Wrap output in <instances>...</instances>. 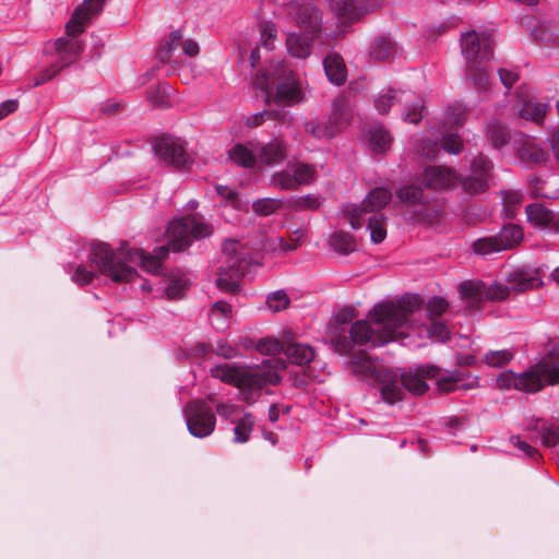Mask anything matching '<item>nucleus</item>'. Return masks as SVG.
<instances>
[{
  "mask_svg": "<svg viewBox=\"0 0 559 559\" xmlns=\"http://www.w3.org/2000/svg\"><path fill=\"white\" fill-rule=\"evenodd\" d=\"M215 190L218 195H221L227 202H230L233 206H237L236 204L238 202V191L236 189L228 186L217 185Z\"/></svg>",
  "mask_w": 559,
  "mask_h": 559,
  "instance_id": "obj_60",
  "label": "nucleus"
},
{
  "mask_svg": "<svg viewBox=\"0 0 559 559\" xmlns=\"http://www.w3.org/2000/svg\"><path fill=\"white\" fill-rule=\"evenodd\" d=\"M395 103L402 105V119L404 121L417 123L423 119L424 102L409 90L395 91L390 87L386 92L378 95L374 99V107L380 114L384 115Z\"/></svg>",
  "mask_w": 559,
  "mask_h": 559,
  "instance_id": "obj_10",
  "label": "nucleus"
},
{
  "mask_svg": "<svg viewBox=\"0 0 559 559\" xmlns=\"http://www.w3.org/2000/svg\"><path fill=\"white\" fill-rule=\"evenodd\" d=\"M305 131L306 133L312 135L316 139H331L336 135L333 131L330 123L326 122H317L313 120L305 122Z\"/></svg>",
  "mask_w": 559,
  "mask_h": 559,
  "instance_id": "obj_46",
  "label": "nucleus"
},
{
  "mask_svg": "<svg viewBox=\"0 0 559 559\" xmlns=\"http://www.w3.org/2000/svg\"><path fill=\"white\" fill-rule=\"evenodd\" d=\"M559 383V350H554V357L542 366L531 367L523 372L502 371L497 378V385L502 390L515 389L525 393L542 390L545 382Z\"/></svg>",
  "mask_w": 559,
  "mask_h": 559,
  "instance_id": "obj_7",
  "label": "nucleus"
},
{
  "mask_svg": "<svg viewBox=\"0 0 559 559\" xmlns=\"http://www.w3.org/2000/svg\"><path fill=\"white\" fill-rule=\"evenodd\" d=\"M424 299L418 295H405L397 302L386 301L369 311L367 319L356 321L350 328L353 342L372 347L390 342H400L412 348L421 347L429 338L445 343L450 340L448 325L440 320L417 322L415 316L420 312Z\"/></svg>",
  "mask_w": 559,
  "mask_h": 559,
  "instance_id": "obj_1",
  "label": "nucleus"
},
{
  "mask_svg": "<svg viewBox=\"0 0 559 559\" xmlns=\"http://www.w3.org/2000/svg\"><path fill=\"white\" fill-rule=\"evenodd\" d=\"M282 206L281 199L262 198L252 202V210L257 215L269 216Z\"/></svg>",
  "mask_w": 559,
  "mask_h": 559,
  "instance_id": "obj_47",
  "label": "nucleus"
},
{
  "mask_svg": "<svg viewBox=\"0 0 559 559\" xmlns=\"http://www.w3.org/2000/svg\"><path fill=\"white\" fill-rule=\"evenodd\" d=\"M64 270L69 274H71L72 281L78 285L90 284L95 276L94 272L91 270H87V267L85 265H83L82 263H80V264L69 263L64 266Z\"/></svg>",
  "mask_w": 559,
  "mask_h": 559,
  "instance_id": "obj_43",
  "label": "nucleus"
},
{
  "mask_svg": "<svg viewBox=\"0 0 559 559\" xmlns=\"http://www.w3.org/2000/svg\"><path fill=\"white\" fill-rule=\"evenodd\" d=\"M19 108V102L16 99H8L0 104V119L5 118L10 114L14 112Z\"/></svg>",
  "mask_w": 559,
  "mask_h": 559,
  "instance_id": "obj_63",
  "label": "nucleus"
},
{
  "mask_svg": "<svg viewBox=\"0 0 559 559\" xmlns=\"http://www.w3.org/2000/svg\"><path fill=\"white\" fill-rule=\"evenodd\" d=\"M496 236L500 242V248L508 250L520 243L523 238V230L519 225L508 224Z\"/></svg>",
  "mask_w": 559,
  "mask_h": 559,
  "instance_id": "obj_33",
  "label": "nucleus"
},
{
  "mask_svg": "<svg viewBox=\"0 0 559 559\" xmlns=\"http://www.w3.org/2000/svg\"><path fill=\"white\" fill-rule=\"evenodd\" d=\"M183 34L181 29L173 31L169 34V38L165 41L157 51V58L162 62H168L174 55V51L179 47L182 43Z\"/></svg>",
  "mask_w": 559,
  "mask_h": 559,
  "instance_id": "obj_36",
  "label": "nucleus"
},
{
  "mask_svg": "<svg viewBox=\"0 0 559 559\" xmlns=\"http://www.w3.org/2000/svg\"><path fill=\"white\" fill-rule=\"evenodd\" d=\"M231 305L219 300L212 305L210 320L215 330H225L231 318Z\"/></svg>",
  "mask_w": 559,
  "mask_h": 559,
  "instance_id": "obj_32",
  "label": "nucleus"
},
{
  "mask_svg": "<svg viewBox=\"0 0 559 559\" xmlns=\"http://www.w3.org/2000/svg\"><path fill=\"white\" fill-rule=\"evenodd\" d=\"M228 153L229 158L238 166L250 168L258 164L257 147L252 143L249 145L235 144Z\"/></svg>",
  "mask_w": 559,
  "mask_h": 559,
  "instance_id": "obj_27",
  "label": "nucleus"
},
{
  "mask_svg": "<svg viewBox=\"0 0 559 559\" xmlns=\"http://www.w3.org/2000/svg\"><path fill=\"white\" fill-rule=\"evenodd\" d=\"M459 292L463 299L471 304H478L485 299L497 300L493 293V283L487 285L480 281H466L459 285Z\"/></svg>",
  "mask_w": 559,
  "mask_h": 559,
  "instance_id": "obj_21",
  "label": "nucleus"
},
{
  "mask_svg": "<svg viewBox=\"0 0 559 559\" xmlns=\"http://www.w3.org/2000/svg\"><path fill=\"white\" fill-rule=\"evenodd\" d=\"M189 280L179 272L171 273L165 283V290L169 298H179L188 286Z\"/></svg>",
  "mask_w": 559,
  "mask_h": 559,
  "instance_id": "obj_39",
  "label": "nucleus"
},
{
  "mask_svg": "<svg viewBox=\"0 0 559 559\" xmlns=\"http://www.w3.org/2000/svg\"><path fill=\"white\" fill-rule=\"evenodd\" d=\"M421 370L426 371L429 379L436 381L437 388L440 392H451L465 388L463 383V373L459 370L442 371L436 366H428Z\"/></svg>",
  "mask_w": 559,
  "mask_h": 559,
  "instance_id": "obj_18",
  "label": "nucleus"
},
{
  "mask_svg": "<svg viewBox=\"0 0 559 559\" xmlns=\"http://www.w3.org/2000/svg\"><path fill=\"white\" fill-rule=\"evenodd\" d=\"M548 108L547 103L528 100L522 106L520 116L526 120L539 122L544 119Z\"/></svg>",
  "mask_w": 559,
  "mask_h": 559,
  "instance_id": "obj_37",
  "label": "nucleus"
},
{
  "mask_svg": "<svg viewBox=\"0 0 559 559\" xmlns=\"http://www.w3.org/2000/svg\"><path fill=\"white\" fill-rule=\"evenodd\" d=\"M522 159L532 163H542L547 158V152L534 142H525L519 150Z\"/></svg>",
  "mask_w": 559,
  "mask_h": 559,
  "instance_id": "obj_41",
  "label": "nucleus"
},
{
  "mask_svg": "<svg viewBox=\"0 0 559 559\" xmlns=\"http://www.w3.org/2000/svg\"><path fill=\"white\" fill-rule=\"evenodd\" d=\"M223 252L227 260L217 274L216 285L223 292L235 293L240 278L247 274L250 262L240 251V245L236 240H226L223 243Z\"/></svg>",
  "mask_w": 559,
  "mask_h": 559,
  "instance_id": "obj_9",
  "label": "nucleus"
},
{
  "mask_svg": "<svg viewBox=\"0 0 559 559\" xmlns=\"http://www.w3.org/2000/svg\"><path fill=\"white\" fill-rule=\"evenodd\" d=\"M56 48L61 52L58 63L62 66V68L70 66L83 51L82 43L75 38H58L56 40Z\"/></svg>",
  "mask_w": 559,
  "mask_h": 559,
  "instance_id": "obj_25",
  "label": "nucleus"
},
{
  "mask_svg": "<svg viewBox=\"0 0 559 559\" xmlns=\"http://www.w3.org/2000/svg\"><path fill=\"white\" fill-rule=\"evenodd\" d=\"M527 222L536 228H549L554 223V214L544 205L533 203L525 209Z\"/></svg>",
  "mask_w": 559,
  "mask_h": 559,
  "instance_id": "obj_29",
  "label": "nucleus"
},
{
  "mask_svg": "<svg viewBox=\"0 0 559 559\" xmlns=\"http://www.w3.org/2000/svg\"><path fill=\"white\" fill-rule=\"evenodd\" d=\"M350 365L353 372L359 378L379 386L382 400L390 405L402 401L405 390L416 395L424 394L428 390L425 378L429 379V376L421 370L425 365L417 367L414 371L399 373L362 354L354 356Z\"/></svg>",
  "mask_w": 559,
  "mask_h": 559,
  "instance_id": "obj_4",
  "label": "nucleus"
},
{
  "mask_svg": "<svg viewBox=\"0 0 559 559\" xmlns=\"http://www.w3.org/2000/svg\"><path fill=\"white\" fill-rule=\"evenodd\" d=\"M467 108L462 104L449 106L445 112V123L451 127H462L466 120Z\"/></svg>",
  "mask_w": 559,
  "mask_h": 559,
  "instance_id": "obj_49",
  "label": "nucleus"
},
{
  "mask_svg": "<svg viewBox=\"0 0 559 559\" xmlns=\"http://www.w3.org/2000/svg\"><path fill=\"white\" fill-rule=\"evenodd\" d=\"M414 150L419 156L426 159H435L439 152L438 140H431L430 138L416 139Z\"/></svg>",
  "mask_w": 559,
  "mask_h": 559,
  "instance_id": "obj_40",
  "label": "nucleus"
},
{
  "mask_svg": "<svg viewBox=\"0 0 559 559\" xmlns=\"http://www.w3.org/2000/svg\"><path fill=\"white\" fill-rule=\"evenodd\" d=\"M211 226L199 214H188L168 224V243L155 249V254L145 253L141 249L130 248L122 242L117 252L106 242L93 241L90 245L88 258L97 271L115 283H134L139 278L136 265L148 273H159L162 260L169 250L182 251L193 239L210 236Z\"/></svg>",
  "mask_w": 559,
  "mask_h": 559,
  "instance_id": "obj_2",
  "label": "nucleus"
},
{
  "mask_svg": "<svg viewBox=\"0 0 559 559\" xmlns=\"http://www.w3.org/2000/svg\"><path fill=\"white\" fill-rule=\"evenodd\" d=\"M266 304L274 312L286 309L289 305V298L284 290H276L267 295Z\"/></svg>",
  "mask_w": 559,
  "mask_h": 559,
  "instance_id": "obj_52",
  "label": "nucleus"
},
{
  "mask_svg": "<svg viewBox=\"0 0 559 559\" xmlns=\"http://www.w3.org/2000/svg\"><path fill=\"white\" fill-rule=\"evenodd\" d=\"M276 39V28L273 24L263 23L260 25V41L261 45L269 51L274 49V41Z\"/></svg>",
  "mask_w": 559,
  "mask_h": 559,
  "instance_id": "obj_53",
  "label": "nucleus"
},
{
  "mask_svg": "<svg viewBox=\"0 0 559 559\" xmlns=\"http://www.w3.org/2000/svg\"><path fill=\"white\" fill-rule=\"evenodd\" d=\"M456 175L448 167L428 166L414 182L405 185L396 191L397 198L408 204L421 203L424 200V189H445L456 182Z\"/></svg>",
  "mask_w": 559,
  "mask_h": 559,
  "instance_id": "obj_8",
  "label": "nucleus"
},
{
  "mask_svg": "<svg viewBox=\"0 0 559 559\" xmlns=\"http://www.w3.org/2000/svg\"><path fill=\"white\" fill-rule=\"evenodd\" d=\"M321 204V198L313 194L299 197L292 202L293 207L297 211H314L318 210Z\"/></svg>",
  "mask_w": 559,
  "mask_h": 559,
  "instance_id": "obj_51",
  "label": "nucleus"
},
{
  "mask_svg": "<svg viewBox=\"0 0 559 559\" xmlns=\"http://www.w3.org/2000/svg\"><path fill=\"white\" fill-rule=\"evenodd\" d=\"M189 432L195 438L210 436L216 425L212 408L203 401H191L183 409Z\"/></svg>",
  "mask_w": 559,
  "mask_h": 559,
  "instance_id": "obj_11",
  "label": "nucleus"
},
{
  "mask_svg": "<svg viewBox=\"0 0 559 559\" xmlns=\"http://www.w3.org/2000/svg\"><path fill=\"white\" fill-rule=\"evenodd\" d=\"M396 51L395 44L390 37H378L370 47V55L378 60H388Z\"/></svg>",
  "mask_w": 559,
  "mask_h": 559,
  "instance_id": "obj_35",
  "label": "nucleus"
},
{
  "mask_svg": "<svg viewBox=\"0 0 559 559\" xmlns=\"http://www.w3.org/2000/svg\"><path fill=\"white\" fill-rule=\"evenodd\" d=\"M540 439L542 443L548 448L559 445V426H543L540 431Z\"/></svg>",
  "mask_w": 559,
  "mask_h": 559,
  "instance_id": "obj_55",
  "label": "nucleus"
},
{
  "mask_svg": "<svg viewBox=\"0 0 559 559\" xmlns=\"http://www.w3.org/2000/svg\"><path fill=\"white\" fill-rule=\"evenodd\" d=\"M514 358V352L511 349L489 350L484 355L485 362L493 368L503 367Z\"/></svg>",
  "mask_w": 559,
  "mask_h": 559,
  "instance_id": "obj_48",
  "label": "nucleus"
},
{
  "mask_svg": "<svg viewBox=\"0 0 559 559\" xmlns=\"http://www.w3.org/2000/svg\"><path fill=\"white\" fill-rule=\"evenodd\" d=\"M257 158L260 165L274 166L284 160L287 156L285 143L274 138L267 143L257 142Z\"/></svg>",
  "mask_w": 559,
  "mask_h": 559,
  "instance_id": "obj_19",
  "label": "nucleus"
},
{
  "mask_svg": "<svg viewBox=\"0 0 559 559\" xmlns=\"http://www.w3.org/2000/svg\"><path fill=\"white\" fill-rule=\"evenodd\" d=\"M487 136L495 148L501 150L509 143L510 132L507 126L492 120L487 124Z\"/></svg>",
  "mask_w": 559,
  "mask_h": 559,
  "instance_id": "obj_34",
  "label": "nucleus"
},
{
  "mask_svg": "<svg viewBox=\"0 0 559 559\" xmlns=\"http://www.w3.org/2000/svg\"><path fill=\"white\" fill-rule=\"evenodd\" d=\"M62 66H60L58 62L51 64L50 67L43 70L38 75H36L33 80V83L31 84L32 87L40 86L50 80H52L61 70Z\"/></svg>",
  "mask_w": 559,
  "mask_h": 559,
  "instance_id": "obj_54",
  "label": "nucleus"
},
{
  "mask_svg": "<svg viewBox=\"0 0 559 559\" xmlns=\"http://www.w3.org/2000/svg\"><path fill=\"white\" fill-rule=\"evenodd\" d=\"M301 99V88L293 74L284 73L277 83L276 102L286 106Z\"/></svg>",
  "mask_w": 559,
  "mask_h": 559,
  "instance_id": "obj_22",
  "label": "nucleus"
},
{
  "mask_svg": "<svg viewBox=\"0 0 559 559\" xmlns=\"http://www.w3.org/2000/svg\"><path fill=\"white\" fill-rule=\"evenodd\" d=\"M392 199L388 188L378 187L371 190L361 204H347L344 214L349 219L352 228L359 229L367 221V229L373 243H381L386 237L388 217L381 212Z\"/></svg>",
  "mask_w": 559,
  "mask_h": 559,
  "instance_id": "obj_5",
  "label": "nucleus"
},
{
  "mask_svg": "<svg viewBox=\"0 0 559 559\" xmlns=\"http://www.w3.org/2000/svg\"><path fill=\"white\" fill-rule=\"evenodd\" d=\"M294 178H296V186L308 185L313 181L316 169L308 164H296L290 166Z\"/></svg>",
  "mask_w": 559,
  "mask_h": 559,
  "instance_id": "obj_50",
  "label": "nucleus"
},
{
  "mask_svg": "<svg viewBox=\"0 0 559 559\" xmlns=\"http://www.w3.org/2000/svg\"><path fill=\"white\" fill-rule=\"evenodd\" d=\"M289 10L301 32L311 35V37L320 35L322 31V15L311 0H306L301 3L296 1V3L290 4Z\"/></svg>",
  "mask_w": 559,
  "mask_h": 559,
  "instance_id": "obj_13",
  "label": "nucleus"
},
{
  "mask_svg": "<svg viewBox=\"0 0 559 559\" xmlns=\"http://www.w3.org/2000/svg\"><path fill=\"white\" fill-rule=\"evenodd\" d=\"M254 426V418L250 413H246L241 418L236 421L234 428L235 438L237 443H245L249 440V436Z\"/></svg>",
  "mask_w": 559,
  "mask_h": 559,
  "instance_id": "obj_38",
  "label": "nucleus"
},
{
  "mask_svg": "<svg viewBox=\"0 0 559 559\" xmlns=\"http://www.w3.org/2000/svg\"><path fill=\"white\" fill-rule=\"evenodd\" d=\"M153 150L168 165L182 168L190 162L183 142L178 138L163 136L153 144Z\"/></svg>",
  "mask_w": 559,
  "mask_h": 559,
  "instance_id": "obj_15",
  "label": "nucleus"
},
{
  "mask_svg": "<svg viewBox=\"0 0 559 559\" xmlns=\"http://www.w3.org/2000/svg\"><path fill=\"white\" fill-rule=\"evenodd\" d=\"M215 352L218 356H223L224 358H233L237 355V349L223 341L217 342Z\"/></svg>",
  "mask_w": 559,
  "mask_h": 559,
  "instance_id": "obj_62",
  "label": "nucleus"
},
{
  "mask_svg": "<svg viewBox=\"0 0 559 559\" xmlns=\"http://www.w3.org/2000/svg\"><path fill=\"white\" fill-rule=\"evenodd\" d=\"M307 230L305 228H296L289 236V240H286L283 237H275L270 240V246L273 250H278L281 252H290L295 251L301 243L302 239L306 237Z\"/></svg>",
  "mask_w": 559,
  "mask_h": 559,
  "instance_id": "obj_30",
  "label": "nucleus"
},
{
  "mask_svg": "<svg viewBox=\"0 0 559 559\" xmlns=\"http://www.w3.org/2000/svg\"><path fill=\"white\" fill-rule=\"evenodd\" d=\"M330 247L337 253L347 255L356 250L357 243L355 238L346 231H334L329 239Z\"/></svg>",
  "mask_w": 559,
  "mask_h": 559,
  "instance_id": "obj_31",
  "label": "nucleus"
},
{
  "mask_svg": "<svg viewBox=\"0 0 559 559\" xmlns=\"http://www.w3.org/2000/svg\"><path fill=\"white\" fill-rule=\"evenodd\" d=\"M543 197L547 199H559V175L552 174L544 182Z\"/></svg>",
  "mask_w": 559,
  "mask_h": 559,
  "instance_id": "obj_58",
  "label": "nucleus"
},
{
  "mask_svg": "<svg viewBox=\"0 0 559 559\" xmlns=\"http://www.w3.org/2000/svg\"><path fill=\"white\" fill-rule=\"evenodd\" d=\"M540 280L533 273L523 270H513L504 273L501 281L493 282V296L497 300H503L514 293H524L528 289L539 286Z\"/></svg>",
  "mask_w": 559,
  "mask_h": 559,
  "instance_id": "obj_12",
  "label": "nucleus"
},
{
  "mask_svg": "<svg viewBox=\"0 0 559 559\" xmlns=\"http://www.w3.org/2000/svg\"><path fill=\"white\" fill-rule=\"evenodd\" d=\"M316 37L309 34L292 33L287 36L286 45L288 52L300 59L307 58L311 53V43Z\"/></svg>",
  "mask_w": 559,
  "mask_h": 559,
  "instance_id": "obj_26",
  "label": "nucleus"
},
{
  "mask_svg": "<svg viewBox=\"0 0 559 559\" xmlns=\"http://www.w3.org/2000/svg\"><path fill=\"white\" fill-rule=\"evenodd\" d=\"M270 186L282 190L295 189L297 187L296 178H294L292 167L274 173L270 178Z\"/></svg>",
  "mask_w": 559,
  "mask_h": 559,
  "instance_id": "obj_45",
  "label": "nucleus"
},
{
  "mask_svg": "<svg viewBox=\"0 0 559 559\" xmlns=\"http://www.w3.org/2000/svg\"><path fill=\"white\" fill-rule=\"evenodd\" d=\"M449 308L448 301L439 296L431 297L426 306H423L421 310H425V317L427 320H437L440 316L447 312Z\"/></svg>",
  "mask_w": 559,
  "mask_h": 559,
  "instance_id": "obj_42",
  "label": "nucleus"
},
{
  "mask_svg": "<svg viewBox=\"0 0 559 559\" xmlns=\"http://www.w3.org/2000/svg\"><path fill=\"white\" fill-rule=\"evenodd\" d=\"M491 170L492 163L486 156L474 158L469 174L461 179L463 189L471 194L484 192L489 186Z\"/></svg>",
  "mask_w": 559,
  "mask_h": 559,
  "instance_id": "obj_14",
  "label": "nucleus"
},
{
  "mask_svg": "<svg viewBox=\"0 0 559 559\" xmlns=\"http://www.w3.org/2000/svg\"><path fill=\"white\" fill-rule=\"evenodd\" d=\"M366 138L369 148L373 153H383L391 147L392 136L390 132L380 124L370 126L366 130Z\"/></svg>",
  "mask_w": 559,
  "mask_h": 559,
  "instance_id": "obj_24",
  "label": "nucleus"
},
{
  "mask_svg": "<svg viewBox=\"0 0 559 559\" xmlns=\"http://www.w3.org/2000/svg\"><path fill=\"white\" fill-rule=\"evenodd\" d=\"M498 73L502 85L508 90H510L519 79L518 73L511 70L500 69Z\"/></svg>",
  "mask_w": 559,
  "mask_h": 559,
  "instance_id": "obj_61",
  "label": "nucleus"
},
{
  "mask_svg": "<svg viewBox=\"0 0 559 559\" xmlns=\"http://www.w3.org/2000/svg\"><path fill=\"white\" fill-rule=\"evenodd\" d=\"M209 350H210L209 346L205 343H197V344L190 346L189 348H185L182 350V354H183L185 358L194 360V359L206 356Z\"/></svg>",
  "mask_w": 559,
  "mask_h": 559,
  "instance_id": "obj_59",
  "label": "nucleus"
},
{
  "mask_svg": "<svg viewBox=\"0 0 559 559\" xmlns=\"http://www.w3.org/2000/svg\"><path fill=\"white\" fill-rule=\"evenodd\" d=\"M106 0H84L83 4L75 9L71 20L67 23V34L75 37L83 33L91 20L97 15Z\"/></svg>",
  "mask_w": 559,
  "mask_h": 559,
  "instance_id": "obj_16",
  "label": "nucleus"
},
{
  "mask_svg": "<svg viewBox=\"0 0 559 559\" xmlns=\"http://www.w3.org/2000/svg\"><path fill=\"white\" fill-rule=\"evenodd\" d=\"M335 14L344 20L354 21L378 7L376 0H330Z\"/></svg>",
  "mask_w": 559,
  "mask_h": 559,
  "instance_id": "obj_17",
  "label": "nucleus"
},
{
  "mask_svg": "<svg viewBox=\"0 0 559 559\" xmlns=\"http://www.w3.org/2000/svg\"><path fill=\"white\" fill-rule=\"evenodd\" d=\"M353 118L352 104L347 96L340 95L332 103V110L328 122L337 134L344 130Z\"/></svg>",
  "mask_w": 559,
  "mask_h": 559,
  "instance_id": "obj_20",
  "label": "nucleus"
},
{
  "mask_svg": "<svg viewBox=\"0 0 559 559\" xmlns=\"http://www.w3.org/2000/svg\"><path fill=\"white\" fill-rule=\"evenodd\" d=\"M510 443L518 448L523 453L524 457H528L535 461L539 456L537 449L522 440L519 436H511Z\"/></svg>",
  "mask_w": 559,
  "mask_h": 559,
  "instance_id": "obj_57",
  "label": "nucleus"
},
{
  "mask_svg": "<svg viewBox=\"0 0 559 559\" xmlns=\"http://www.w3.org/2000/svg\"><path fill=\"white\" fill-rule=\"evenodd\" d=\"M286 344L287 342L282 343L276 338L263 337L258 341L255 348L260 354L271 356L270 358L251 368L229 362L218 364L210 368L211 376L235 385L238 389V399L253 404L265 386L276 385L281 381L280 372L286 368V362L275 356L285 353Z\"/></svg>",
  "mask_w": 559,
  "mask_h": 559,
  "instance_id": "obj_3",
  "label": "nucleus"
},
{
  "mask_svg": "<svg viewBox=\"0 0 559 559\" xmlns=\"http://www.w3.org/2000/svg\"><path fill=\"white\" fill-rule=\"evenodd\" d=\"M286 358L295 365L305 366L312 361L314 357V350L307 344L288 342L285 346Z\"/></svg>",
  "mask_w": 559,
  "mask_h": 559,
  "instance_id": "obj_28",
  "label": "nucleus"
},
{
  "mask_svg": "<svg viewBox=\"0 0 559 559\" xmlns=\"http://www.w3.org/2000/svg\"><path fill=\"white\" fill-rule=\"evenodd\" d=\"M441 146L445 152L456 155L461 152L463 143L456 133H448L442 136Z\"/></svg>",
  "mask_w": 559,
  "mask_h": 559,
  "instance_id": "obj_56",
  "label": "nucleus"
},
{
  "mask_svg": "<svg viewBox=\"0 0 559 559\" xmlns=\"http://www.w3.org/2000/svg\"><path fill=\"white\" fill-rule=\"evenodd\" d=\"M183 53L188 57H195L200 52L199 44L193 39H187L182 43Z\"/></svg>",
  "mask_w": 559,
  "mask_h": 559,
  "instance_id": "obj_64",
  "label": "nucleus"
},
{
  "mask_svg": "<svg viewBox=\"0 0 559 559\" xmlns=\"http://www.w3.org/2000/svg\"><path fill=\"white\" fill-rule=\"evenodd\" d=\"M323 68L328 80L336 85L341 86L346 82L347 69L344 59L336 52H330L323 59Z\"/></svg>",
  "mask_w": 559,
  "mask_h": 559,
  "instance_id": "obj_23",
  "label": "nucleus"
},
{
  "mask_svg": "<svg viewBox=\"0 0 559 559\" xmlns=\"http://www.w3.org/2000/svg\"><path fill=\"white\" fill-rule=\"evenodd\" d=\"M473 250L478 255H489L496 252L503 251L500 248V242L497 239V236L484 237L477 239L473 243Z\"/></svg>",
  "mask_w": 559,
  "mask_h": 559,
  "instance_id": "obj_44",
  "label": "nucleus"
},
{
  "mask_svg": "<svg viewBox=\"0 0 559 559\" xmlns=\"http://www.w3.org/2000/svg\"><path fill=\"white\" fill-rule=\"evenodd\" d=\"M493 39L489 31H469L461 36L462 53L465 58L466 76L478 91L486 88L488 62L493 55Z\"/></svg>",
  "mask_w": 559,
  "mask_h": 559,
  "instance_id": "obj_6",
  "label": "nucleus"
}]
</instances>
